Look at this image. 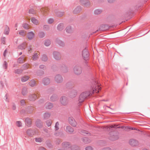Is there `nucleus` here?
<instances>
[{"mask_svg": "<svg viewBox=\"0 0 150 150\" xmlns=\"http://www.w3.org/2000/svg\"><path fill=\"white\" fill-rule=\"evenodd\" d=\"M129 143L132 146H135L137 145L138 144V142L136 140L132 139L129 140Z\"/></svg>", "mask_w": 150, "mask_h": 150, "instance_id": "obj_10", "label": "nucleus"}, {"mask_svg": "<svg viewBox=\"0 0 150 150\" xmlns=\"http://www.w3.org/2000/svg\"><path fill=\"white\" fill-rule=\"evenodd\" d=\"M52 123V121L51 120H49L46 121L47 125L48 127H50L51 126Z\"/></svg>", "mask_w": 150, "mask_h": 150, "instance_id": "obj_44", "label": "nucleus"}, {"mask_svg": "<svg viewBox=\"0 0 150 150\" xmlns=\"http://www.w3.org/2000/svg\"><path fill=\"white\" fill-rule=\"evenodd\" d=\"M29 77L28 76H26L23 77L21 78V81L22 82H25L29 79Z\"/></svg>", "mask_w": 150, "mask_h": 150, "instance_id": "obj_41", "label": "nucleus"}, {"mask_svg": "<svg viewBox=\"0 0 150 150\" xmlns=\"http://www.w3.org/2000/svg\"><path fill=\"white\" fill-rule=\"evenodd\" d=\"M77 91L75 90H71L69 94V96L71 98H73L76 96L77 94Z\"/></svg>", "mask_w": 150, "mask_h": 150, "instance_id": "obj_11", "label": "nucleus"}, {"mask_svg": "<svg viewBox=\"0 0 150 150\" xmlns=\"http://www.w3.org/2000/svg\"><path fill=\"white\" fill-rule=\"evenodd\" d=\"M50 116V114L48 112H45L44 115V119H48Z\"/></svg>", "mask_w": 150, "mask_h": 150, "instance_id": "obj_31", "label": "nucleus"}, {"mask_svg": "<svg viewBox=\"0 0 150 150\" xmlns=\"http://www.w3.org/2000/svg\"><path fill=\"white\" fill-rule=\"evenodd\" d=\"M35 36L34 33L32 31L28 32L27 34V37L29 40H32Z\"/></svg>", "mask_w": 150, "mask_h": 150, "instance_id": "obj_17", "label": "nucleus"}, {"mask_svg": "<svg viewBox=\"0 0 150 150\" xmlns=\"http://www.w3.org/2000/svg\"><path fill=\"white\" fill-rule=\"evenodd\" d=\"M54 21L53 19L52 18H50L48 20L47 23L49 24H51Z\"/></svg>", "mask_w": 150, "mask_h": 150, "instance_id": "obj_56", "label": "nucleus"}, {"mask_svg": "<svg viewBox=\"0 0 150 150\" xmlns=\"http://www.w3.org/2000/svg\"><path fill=\"white\" fill-rule=\"evenodd\" d=\"M41 59L42 61L46 62L47 61L48 58L47 56L45 54H43L42 56Z\"/></svg>", "mask_w": 150, "mask_h": 150, "instance_id": "obj_37", "label": "nucleus"}, {"mask_svg": "<svg viewBox=\"0 0 150 150\" xmlns=\"http://www.w3.org/2000/svg\"><path fill=\"white\" fill-rule=\"evenodd\" d=\"M55 80L57 83H60L62 82L63 78L61 75L58 74L55 76Z\"/></svg>", "mask_w": 150, "mask_h": 150, "instance_id": "obj_8", "label": "nucleus"}, {"mask_svg": "<svg viewBox=\"0 0 150 150\" xmlns=\"http://www.w3.org/2000/svg\"><path fill=\"white\" fill-rule=\"evenodd\" d=\"M74 71L76 74L80 75L82 72V68L78 65H76L74 68Z\"/></svg>", "mask_w": 150, "mask_h": 150, "instance_id": "obj_4", "label": "nucleus"}, {"mask_svg": "<svg viewBox=\"0 0 150 150\" xmlns=\"http://www.w3.org/2000/svg\"><path fill=\"white\" fill-rule=\"evenodd\" d=\"M21 105H24L25 104V101L24 100H22L20 101Z\"/></svg>", "mask_w": 150, "mask_h": 150, "instance_id": "obj_60", "label": "nucleus"}, {"mask_svg": "<svg viewBox=\"0 0 150 150\" xmlns=\"http://www.w3.org/2000/svg\"><path fill=\"white\" fill-rule=\"evenodd\" d=\"M38 55L37 53L34 54L32 57L33 59V60H36L38 58Z\"/></svg>", "mask_w": 150, "mask_h": 150, "instance_id": "obj_50", "label": "nucleus"}, {"mask_svg": "<svg viewBox=\"0 0 150 150\" xmlns=\"http://www.w3.org/2000/svg\"><path fill=\"white\" fill-rule=\"evenodd\" d=\"M102 12V10L100 9H96L94 11V13L96 14H99L100 13Z\"/></svg>", "mask_w": 150, "mask_h": 150, "instance_id": "obj_42", "label": "nucleus"}, {"mask_svg": "<svg viewBox=\"0 0 150 150\" xmlns=\"http://www.w3.org/2000/svg\"><path fill=\"white\" fill-rule=\"evenodd\" d=\"M110 135L109 139L112 141H114L117 139L118 138L117 133L115 132H111L110 133Z\"/></svg>", "mask_w": 150, "mask_h": 150, "instance_id": "obj_5", "label": "nucleus"}, {"mask_svg": "<svg viewBox=\"0 0 150 150\" xmlns=\"http://www.w3.org/2000/svg\"><path fill=\"white\" fill-rule=\"evenodd\" d=\"M68 120L69 124L72 126L75 127L76 126L77 123L73 117H69Z\"/></svg>", "mask_w": 150, "mask_h": 150, "instance_id": "obj_7", "label": "nucleus"}, {"mask_svg": "<svg viewBox=\"0 0 150 150\" xmlns=\"http://www.w3.org/2000/svg\"><path fill=\"white\" fill-rule=\"evenodd\" d=\"M1 43L3 44H5V37H3L1 38Z\"/></svg>", "mask_w": 150, "mask_h": 150, "instance_id": "obj_62", "label": "nucleus"}, {"mask_svg": "<svg viewBox=\"0 0 150 150\" xmlns=\"http://www.w3.org/2000/svg\"><path fill=\"white\" fill-rule=\"evenodd\" d=\"M56 42L60 46H64V42L58 38H57L56 39Z\"/></svg>", "mask_w": 150, "mask_h": 150, "instance_id": "obj_26", "label": "nucleus"}, {"mask_svg": "<svg viewBox=\"0 0 150 150\" xmlns=\"http://www.w3.org/2000/svg\"><path fill=\"white\" fill-rule=\"evenodd\" d=\"M50 99L51 101H54L58 99V97L56 94H53L50 97Z\"/></svg>", "mask_w": 150, "mask_h": 150, "instance_id": "obj_27", "label": "nucleus"}, {"mask_svg": "<svg viewBox=\"0 0 150 150\" xmlns=\"http://www.w3.org/2000/svg\"><path fill=\"white\" fill-rule=\"evenodd\" d=\"M37 98V96L34 94H30L29 96L28 99L30 101H34Z\"/></svg>", "mask_w": 150, "mask_h": 150, "instance_id": "obj_18", "label": "nucleus"}, {"mask_svg": "<svg viewBox=\"0 0 150 150\" xmlns=\"http://www.w3.org/2000/svg\"><path fill=\"white\" fill-rule=\"evenodd\" d=\"M22 94L23 96H25L28 93L27 88L26 87H23L22 90Z\"/></svg>", "mask_w": 150, "mask_h": 150, "instance_id": "obj_30", "label": "nucleus"}, {"mask_svg": "<svg viewBox=\"0 0 150 150\" xmlns=\"http://www.w3.org/2000/svg\"><path fill=\"white\" fill-rule=\"evenodd\" d=\"M28 112L29 113H31L34 110V108L32 106H28Z\"/></svg>", "mask_w": 150, "mask_h": 150, "instance_id": "obj_38", "label": "nucleus"}, {"mask_svg": "<svg viewBox=\"0 0 150 150\" xmlns=\"http://www.w3.org/2000/svg\"><path fill=\"white\" fill-rule=\"evenodd\" d=\"M25 60L24 56L22 55L18 58L17 61L18 63L20 64H22L24 63Z\"/></svg>", "mask_w": 150, "mask_h": 150, "instance_id": "obj_22", "label": "nucleus"}, {"mask_svg": "<svg viewBox=\"0 0 150 150\" xmlns=\"http://www.w3.org/2000/svg\"><path fill=\"white\" fill-rule=\"evenodd\" d=\"M67 87L68 88H70L72 86V84L71 82H69L67 83L66 84Z\"/></svg>", "mask_w": 150, "mask_h": 150, "instance_id": "obj_51", "label": "nucleus"}, {"mask_svg": "<svg viewBox=\"0 0 150 150\" xmlns=\"http://www.w3.org/2000/svg\"><path fill=\"white\" fill-rule=\"evenodd\" d=\"M9 27L6 25V26L5 28L4 32V34L6 35H8L9 33Z\"/></svg>", "mask_w": 150, "mask_h": 150, "instance_id": "obj_32", "label": "nucleus"}, {"mask_svg": "<svg viewBox=\"0 0 150 150\" xmlns=\"http://www.w3.org/2000/svg\"><path fill=\"white\" fill-rule=\"evenodd\" d=\"M38 35L40 38H42L45 36V34L43 32H40L39 33Z\"/></svg>", "mask_w": 150, "mask_h": 150, "instance_id": "obj_46", "label": "nucleus"}, {"mask_svg": "<svg viewBox=\"0 0 150 150\" xmlns=\"http://www.w3.org/2000/svg\"><path fill=\"white\" fill-rule=\"evenodd\" d=\"M25 125L28 127H30L31 125V121L30 119L27 118L25 120Z\"/></svg>", "mask_w": 150, "mask_h": 150, "instance_id": "obj_19", "label": "nucleus"}, {"mask_svg": "<svg viewBox=\"0 0 150 150\" xmlns=\"http://www.w3.org/2000/svg\"><path fill=\"white\" fill-rule=\"evenodd\" d=\"M29 67V65L28 64H25L23 65L22 67V68L23 70H26L28 69Z\"/></svg>", "mask_w": 150, "mask_h": 150, "instance_id": "obj_35", "label": "nucleus"}, {"mask_svg": "<svg viewBox=\"0 0 150 150\" xmlns=\"http://www.w3.org/2000/svg\"><path fill=\"white\" fill-rule=\"evenodd\" d=\"M53 55L54 58L57 60H59L61 58L60 53L57 52H53Z\"/></svg>", "mask_w": 150, "mask_h": 150, "instance_id": "obj_12", "label": "nucleus"}, {"mask_svg": "<svg viewBox=\"0 0 150 150\" xmlns=\"http://www.w3.org/2000/svg\"><path fill=\"white\" fill-rule=\"evenodd\" d=\"M36 126L39 128L42 127L43 125V122L40 119H37L36 122Z\"/></svg>", "mask_w": 150, "mask_h": 150, "instance_id": "obj_16", "label": "nucleus"}, {"mask_svg": "<svg viewBox=\"0 0 150 150\" xmlns=\"http://www.w3.org/2000/svg\"><path fill=\"white\" fill-rule=\"evenodd\" d=\"M43 28L45 30H48L50 29V27L48 25H45L43 26Z\"/></svg>", "mask_w": 150, "mask_h": 150, "instance_id": "obj_57", "label": "nucleus"}, {"mask_svg": "<svg viewBox=\"0 0 150 150\" xmlns=\"http://www.w3.org/2000/svg\"><path fill=\"white\" fill-rule=\"evenodd\" d=\"M51 44V41L50 40L48 39L45 40L44 44L46 46H49Z\"/></svg>", "mask_w": 150, "mask_h": 150, "instance_id": "obj_40", "label": "nucleus"}, {"mask_svg": "<svg viewBox=\"0 0 150 150\" xmlns=\"http://www.w3.org/2000/svg\"><path fill=\"white\" fill-rule=\"evenodd\" d=\"M29 13L30 14H36V12L33 9L31 8L29 10Z\"/></svg>", "mask_w": 150, "mask_h": 150, "instance_id": "obj_47", "label": "nucleus"}, {"mask_svg": "<svg viewBox=\"0 0 150 150\" xmlns=\"http://www.w3.org/2000/svg\"><path fill=\"white\" fill-rule=\"evenodd\" d=\"M62 147L66 149L70 148L71 145L69 142H64L62 144Z\"/></svg>", "mask_w": 150, "mask_h": 150, "instance_id": "obj_14", "label": "nucleus"}, {"mask_svg": "<svg viewBox=\"0 0 150 150\" xmlns=\"http://www.w3.org/2000/svg\"><path fill=\"white\" fill-rule=\"evenodd\" d=\"M96 83L95 86H94L93 87L92 90L89 91H86L81 93L80 95L79 101V103H82L84 101L85 99L88 96L90 95V94L92 95L95 92L97 93L99 92V91L101 90V88L99 85L97 84L96 82Z\"/></svg>", "mask_w": 150, "mask_h": 150, "instance_id": "obj_2", "label": "nucleus"}, {"mask_svg": "<svg viewBox=\"0 0 150 150\" xmlns=\"http://www.w3.org/2000/svg\"><path fill=\"white\" fill-rule=\"evenodd\" d=\"M66 132L70 134H72L74 132V128L70 126H67L66 127Z\"/></svg>", "mask_w": 150, "mask_h": 150, "instance_id": "obj_13", "label": "nucleus"}, {"mask_svg": "<svg viewBox=\"0 0 150 150\" xmlns=\"http://www.w3.org/2000/svg\"><path fill=\"white\" fill-rule=\"evenodd\" d=\"M96 83L95 86H94L93 87L92 90L89 91H86L81 93L80 95L79 101V103H82L84 101L85 99L88 96L90 95V94L92 95L95 92L97 93L99 92V91L101 90V88L99 85L97 84L96 82Z\"/></svg>", "mask_w": 150, "mask_h": 150, "instance_id": "obj_1", "label": "nucleus"}, {"mask_svg": "<svg viewBox=\"0 0 150 150\" xmlns=\"http://www.w3.org/2000/svg\"><path fill=\"white\" fill-rule=\"evenodd\" d=\"M64 14V12H59L57 13V16L59 17L62 16Z\"/></svg>", "mask_w": 150, "mask_h": 150, "instance_id": "obj_49", "label": "nucleus"}, {"mask_svg": "<svg viewBox=\"0 0 150 150\" xmlns=\"http://www.w3.org/2000/svg\"><path fill=\"white\" fill-rule=\"evenodd\" d=\"M39 68L41 69H46V67L43 65H41L39 66Z\"/></svg>", "mask_w": 150, "mask_h": 150, "instance_id": "obj_61", "label": "nucleus"}, {"mask_svg": "<svg viewBox=\"0 0 150 150\" xmlns=\"http://www.w3.org/2000/svg\"><path fill=\"white\" fill-rule=\"evenodd\" d=\"M81 133L83 135H86L88 134V132L87 131L84 130H81Z\"/></svg>", "mask_w": 150, "mask_h": 150, "instance_id": "obj_39", "label": "nucleus"}, {"mask_svg": "<svg viewBox=\"0 0 150 150\" xmlns=\"http://www.w3.org/2000/svg\"><path fill=\"white\" fill-rule=\"evenodd\" d=\"M19 34L21 35L24 36L25 35V33L23 30H21L20 31L19 33Z\"/></svg>", "mask_w": 150, "mask_h": 150, "instance_id": "obj_58", "label": "nucleus"}, {"mask_svg": "<svg viewBox=\"0 0 150 150\" xmlns=\"http://www.w3.org/2000/svg\"><path fill=\"white\" fill-rule=\"evenodd\" d=\"M70 149L71 150H79V147L76 145L71 146Z\"/></svg>", "mask_w": 150, "mask_h": 150, "instance_id": "obj_33", "label": "nucleus"}, {"mask_svg": "<svg viewBox=\"0 0 150 150\" xmlns=\"http://www.w3.org/2000/svg\"><path fill=\"white\" fill-rule=\"evenodd\" d=\"M16 124L17 126L19 127H21L22 126V123L20 121H16Z\"/></svg>", "mask_w": 150, "mask_h": 150, "instance_id": "obj_54", "label": "nucleus"}, {"mask_svg": "<svg viewBox=\"0 0 150 150\" xmlns=\"http://www.w3.org/2000/svg\"><path fill=\"white\" fill-rule=\"evenodd\" d=\"M82 9L81 7L80 6H77L73 11V13L74 14H77L79 13Z\"/></svg>", "mask_w": 150, "mask_h": 150, "instance_id": "obj_20", "label": "nucleus"}, {"mask_svg": "<svg viewBox=\"0 0 150 150\" xmlns=\"http://www.w3.org/2000/svg\"><path fill=\"white\" fill-rule=\"evenodd\" d=\"M31 21L35 25H37L38 22V20L35 17H32Z\"/></svg>", "mask_w": 150, "mask_h": 150, "instance_id": "obj_34", "label": "nucleus"}, {"mask_svg": "<svg viewBox=\"0 0 150 150\" xmlns=\"http://www.w3.org/2000/svg\"><path fill=\"white\" fill-rule=\"evenodd\" d=\"M26 45L25 43H23L18 46V48L21 50H23L26 47Z\"/></svg>", "mask_w": 150, "mask_h": 150, "instance_id": "obj_29", "label": "nucleus"}, {"mask_svg": "<svg viewBox=\"0 0 150 150\" xmlns=\"http://www.w3.org/2000/svg\"><path fill=\"white\" fill-rule=\"evenodd\" d=\"M46 108L47 109H50L53 107V104L50 103H47L45 104Z\"/></svg>", "mask_w": 150, "mask_h": 150, "instance_id": "obj_25", "label": "nucleus"}, {"mask_svg": "<svg viewBox=\"0 0 150 150\" xmlns=\"http://www.w3.org/2000/svg\"><path fill=\"white\" fill-rule=\"evenodd\" d=\"M82 55L84 59L85 60V63L86 66H88V62L87 60H88L89 58V52L86 48H85L82 51Z\"/></svg>", "mask_w": 150, "mask_h": 150, "instance_id": "obj_3", "label": "nucleus"}, {"mask_svg": "<svg viewBox=\"0 0 150 150\" xmlns=\"http://www.w3.org/2000/svg\"><path fill=\"white\" fill-rule=\"evenodd\" d=\"M43 84L45 85H48L50 83V80L48 78H45L43 79L42 81Z\"/></svg>", "mask_w": 150, "mask_h": 150, "instance_id": "obj_21", "label": "nucleus"}, {"mask_svg": "<svg viewBox=\"0 0 150 150\" xmlns=\"http://www.w3.org/2000/svg\"><path fill=\"white\" fill-rule=\"evenodd\" d=\"M80 4L85 7H89L90 6V3L88 0H80Z\"/></svg>", "mask_w": 150, "mask_h": 150, "instance_id": "obj_6", "label": "nucleus"}, {"mask_svg": "<svg viewBox=\"0 0 150 150\" xmlns=\"http://www.w3.org/2000/svg\"><path fill=\"white\" fill-rule=\"evenodd\" d=\"M121 128L124 129V130H127L129 128V127L127 126L125 127L124 126H121Z\"/></svg>", "mask_w": 150, "mask_h": 150, "instance_id": "obj_64", "label": "nucleus"}, {"mask_svg": "<svg viewBox=\"0 0 150 150\" xmlns=\"http://www.w3.org/2000/svg\"><path fill=\"white\" fill-rule=\"evenodd\" d=\"M86 150H93V149L91 146H89L86 148Z\"/></svg>", "mask_w": 150, "mask_h": 150, "instance_id": "obj_63", "label": "nucleus"}, {"mask_svg": "<svg viewBox=\"0 0 150 150\" xmlns=\"http://www.w3.org/2000/svg\"><path fill=\"white\" fill-rule=\"evenodd\" d=\"M64 67H62L61 69L62 70L63 72L65 73L67 71V69L66 66L64 65Z\"/></svg>", "mask_w": 150, "mask_h": 150, "instance_id": "obj_48", "label": "nucleus"}, {"mask_svg": "<svg viewBox=\"0 0 150 150\" xmlns=\"http://www.w3.org/2000/svg\"><path fill=\"white\" fill-rule=\"evenodd\" d=\"M57 29L59 31H61L64 29V24L61 23H59L57 26Z\"/></svg>", "mask_w": 150, "mask_h": 150, "instance_id": "obj_24", "label": "nucleus"}, {"mask_svg": "<svg viewBox=\"0 0 150 150\" xmlns=\"http://www.w3.org/2000/svg\"><path fill=\"white\" fill-rule=\"evenodd\" d=\"M82 140L85 144H88L90 142V140L86 137L82 138Z\"/></svg>", "mask_w": 150, "mask_h": 150, "instance_id": "obj_23", "label": "nucleus"}, {"mask_svg": "<svg viewBox=\"0 0 150 150\" xmlns=\"http://www.w3.org/2000/svg\"><path fill=\"white\" fill-rule=\"evenodd\" d=\"M7 63L6 61H4L3 67L4 69H6L7 68Z\"/></svg>", "mask_w": 150, "mask_h": 150, "instance_id": "obj_55", "label": "nucleus"}, {"mask_svg": "<svg viewBox=\"0 0 150 150\" xmlns=\"http://www.w3.org/2000/svg\"><path fill=\"white\" fill-rule=\"evenodd\" d=\"M29 85L31 87H33L36 86V82L33 79L32 80L28 83Z\"/></svg>", "mask_w": 150, "mask_h": 150, "instance_id": "obj_28", "label": "nucleus"}, {"mask_svg": "<svg viewBox=\"0 0 150 150\" xmlns=\"http://www.w3.org/2000/svg\"><path fill=\"white\" fill-rule=\"evenodd\" d=\"M35 141L36 142H41L42 141V140L41 138H35Z\"/></svg>", "mask_w": 150, "mask_h": 150, "instance_id": "obj_53", "label": "nucleus"}, {"mask_svg": "<svg viewBox=\"0 0 150 150\" xmlns=\"http://www.w3.org/2000/svg\"><path fill=\"white\" fill-rule=\"evenodd\" d=\"M59 123L58 122H56L55 126V131L58 130L59 129Z\"/></svg>", "mask_w": 150, "mask_h": 150, "instance_id": "obj_52", "label": "nucleus"}, {"mask_svg": "<svg viewBox=\"0 0 150 150\" xmlns=\"http://www.w3.org/2000/svg\"><path fill=\"white\" fill-rule=\"evenodd\" d=\"M60 101L61 103L64 105H66L67 103V99L65 96H62L60 99Z\"/></svg>", "mask_w": 150, "mask_h": 150, "instance_id": "obj_9", "label": "nucleus"}, {"mask_svg": "<svg viewBox=\"0 0 150 150\" xmlns=\"http://www.w3.org/2000/svg\"><path fill=\"white\" fill-rule=\"evenodd\" d=\"M66 31L68 33H71L72 32V30L71 26H67L66 28Z\"/></svg>", "mask_w": 150, "mask_h": 150, "instance_id": "obj_36", "label": "nucleus"}, {"mask_svg": "<svg viewBox=\"0 0 150 150\" xmlns=\"http://www.w3.org/2000/svg\"><path fill=\"white\" fill-rule=\"evenodd\" d=\"M26 133L30 137H32L35 134L34 131L30 129H27Z\"/></svg>", "mask_w": 150, "mask_h": 150, "instance_id": "obj_15", "label": "nucleus"}, {"mask_svg": "<svg viewBox=\"0 0 150 150\" xmlns=\"http://www.w3.org/2000/svg\"><path fill=\"white\" fill-rule=\"evenodd\" d=\"M23 70L22 69H17L15 71V73L16 74H20L22 73Z\"/></svg>", "mask_w": 150, "mask_h": 150, "instance_id": "obj_45", "label": "nucleus"}, {"mask_svg": "<svg viewBox=\"0 0 150 150\" xmlns=\"http://www.w3.org/2000/svg\"><path fill=\"white\" fill-rule=\"evenodd\" d=\"M23 27L26 30H28L29 29V26L28 24L27 23H24L22 25Z\"/></svg>", "mask_w": 150, "mask_h": 150, "instance_id": "obj_43", "label": "nucleus"}, {"mask_svg": "<svg viewBox=\"0 0 150 150\" xmlns=\"http://www.w3.org/2000/svg\"><path fill=\"white\" fill-rule=\"evenodd\" d=\"M117 125H112L110 126V127H111V128H115V129L121 128V126H119V127H117Z\"/></svg>", "mask_w": 150, "mask_h": 150, "instance_id": "obj_59", "label": "nucleus"}]
</instances>
